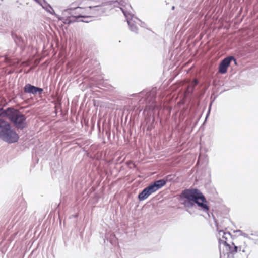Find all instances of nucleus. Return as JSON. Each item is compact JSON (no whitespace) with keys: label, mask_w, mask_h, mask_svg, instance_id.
<instances>
[{"label":"nucleus","mask_w":258,"mask_h":258,"mask_svg":"<svg viewBox=\"0 0 258 258\" xmlns=\"http://www.w3.org/2000/svg\"><path fill=\"white\" fill-rule=\"evenodd\" d=\"M24 91L25 93H27L36 94L37 93H38L39 94H41L43 90L42 88L33 86L30 84H27L24 88Z\"/></svg>","instance_id":"8"},{"label":"nucleus","mask_w":258,"mask_h":258,"mask_svg":"<svg viewBox=\"0 0 258 258\" xmlns=\"http://www.w3.org/2000/svg\"><path fill=\"white\" fill-rule=\"evenodd\" d=\"M166 181L161 179L155 181L153 184H150L145 188L139 195L138 198L139 200L143 201L146 199L150 195L155 192L166 184Z\"/></svg>","instance_id":"4"},{"label":"nucleus","mask_w":258,"mask_h":258,"mask_svg":"<svg viewBox=\"0 0 258 258\" xmlns=\"http://www.w3.org/2000/svg\"><path fill=\"white\" fill-rule=\"evenodd\" d=\"M0 138L9 143L18 141L19 136L12 128L10 124L3 119H0Z\"/></svg>","instance_id":"2"},{"label":"nucleus","mask_w":258,"mask_h":258,"mask_svg":"<svg viewBox=\"0 0 258 258\" xmlns=\"http://www.w3.org/2000/svg\"><path fill=\"white\" fill-rule=\"evenodd\" d=\"M198 80L196 79H194V81L191 83V84L188 85L186 91L188 92H192L195 87L198 84Z\"/></svg>","instance_id":"10"},{"label":"nucleus","mask_w":258,"mask_h":258,"mask_svg":"<svg viewBox=\"0 0 258 258\" xmlns=\"http://www.w3.org/2000/svg\"><path fill=\"white\" fill-rule=\"evenodd\" d=\"M180 197L182 199H185L183 204L185 207H191L196 203L206 211L209 210L208 206L206 204V200L205 197L197 189L184 190L181 194Z\"/></svg>","instance_id":"1"},{"label":"nucleus","mask_w":258,"mask_h":258,"mask_svg":"<svg viewBox=\"0 0 258 258\" xmlns=\"http://www.w3.org/2000/svg\"><path fill=\"white\" fill-rule=\"evenodd\" d=\"M131 28L132 30H133V31H135L136 29V28L134 29V28L132 26H131Z\"/></svg>","instance_id":"12"},{"label":"nucleus","mask_w":258,"mask_h":258,"mask_svg":"<svg viewBox=\"0 0 258 258\" xmlns=\"http://www.w3.org/2000/svg\"><path fill=\"white\" fill-rule=\"evenodd\" d=\"M220 248H219L221 251L222 247L225 248L227 254H234L238 252V251H241V247H238L235 246L234 243H232V245H231L227 243V241L224 239L220 240Z\"/></svg>","instance_id":"5"},{"label":"nucleus","mask_w":258,"mask_h":258,"mask_svg":"<svg viewBox=\"0 0 258 258\" xmlns=\"http://www.w3.org/2000/svg\"><path fill=\"white\" fill-rule=\"evenodd\" d=\"M5 61L9 65V66H13L14 65L15 63H18V61H16L15 60H11L8 58H5Z\"/></svg>","instance_id":"11"},{"label":"nucleus","mask_w":258,"mask_h":258,"mask_svg":"<svg viewBox=\"0 0 258 258\" xmlns=\"http://www.w3.org/2000/svg\"><path fill=\"white\" fill-rule=\"evenodd\" d=\"M233 57H228L224 59L220 63L219 67V72L221 74H225L227 71V68L230 66V62Z\"/></svg>","instance_id":"7"},{"label":"nucleus","mask_w":258,"mask_h":258,"mask_svg":"<svg viewBox=\"0 0 258 258\" xmlns=\"http://www.w3.org/2000/svg\"><path fill=\"white\" fill-rule=\"evenodd\" d=\"M88 9L78 7L75 9L73 14L74 15V17L77 18H86L90 16V13Z\"/></svg>","instance_id":"6"},{"label":"nucleus","mask_w":258,"mask_h":258,"mask_svg":"<svg viewBox=\"0 0 258 258\" xmlns=\"http://www.w3.org/2000/svg\"><path fill=\"white\" fill-rule=\"evenodd\" d=\"M219 235H222V238H219V248H220V242H221L220 240L224 239V240L227 241L226 240L228 239V237L230 236V234L229 233H225L223 231H220L219 232Z\"/></svg>","instance_id":"9"},{"label":"nucleus","mask_w":258,"mask_h":258,"mask_svg":"<svg viewBox=\"0 0 258 258\" xmlns=\"http://www.w3.org/2000/svg\"><path fill=\"white\" fill-rule=\"evenodd\" d=\"M1 115L8 117L18 128L23 129L26 127V118L17 110L13 108H8L3 111Z\"/></svg>","instance_id":"3"}]
</instances>
